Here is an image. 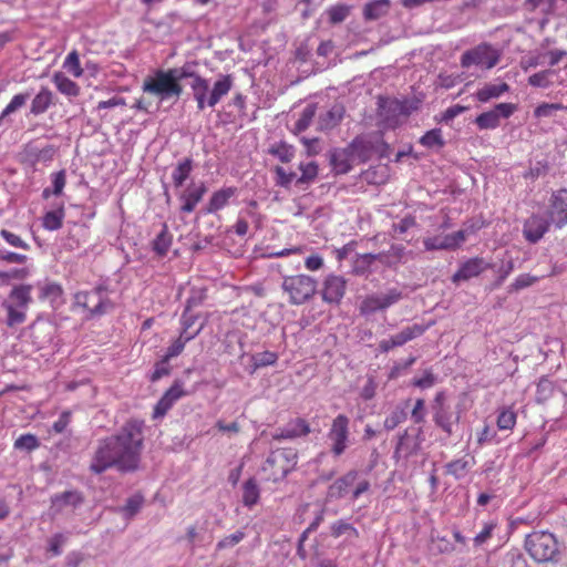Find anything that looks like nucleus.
I'll return each mask as SVG.
<instances>
[{
    "label": "nucleus",
    "mask_w": 567,
    "mask_h": 567,
    "mask_svg": "<svg viewBox=\"0 0 567 567\" xmlns=\"http://www.w3.org/2000/svg\"><path fill=\"white\" fill-rule=\"evenodd\" d=\"M197 66L198 62L189 61L181 68L157 70L153 76L144 80L143 91L157 96L161 102L171 99L177 101L183 93L181 81L192 79L190 87L197 109L203 111L206 106L214 107L231 90L234 78L230 74H219L209 91V82L200 76Z\"/></svg>",
    "instance_id": "f257e3e1"
},
{
    "label": "nucleus",
    "mask_w": 567,
    "mask_h": 567,
    "mask_svg": "<svg viewBox=\"0 0 567 567\" xmlns=\"http://www.w3.org/2000/svg\"><path fill=\"white\" fill-rule=\"evenodd\" d=\"M144 422L130 420L116 434L100 440L90 464V471L100 475L115 467L121 473L140 468L144 446Z\"/></svg>",
    "instance_id": "f03ea898"
},
{
    "label": "nucleus",
    "mask_w": 567,
    "mask_h": 567,
    "mask_svg": "<svg viewBox=\"0 0 567 567\" xmlns=\"http://www.w3.org/2000/svg\"><path fill=\"white\" fill-rule=\"evenodd\" d=\"M524 548L530 558L538 564H557L561 558L559 543L554 534L535 530L525 537Z\"/></svg>",
    "instance_id": "7ed1b4c3"
},
{
    "label": "nucleus",
    "mask_w": 567,
    "mask_h": 567,
    "mask_svg": "<svg viewBox=\"0 0 567 567\" xmlns=\"http://www.w3.org/2000/svg\"><path fill=\"white\" fill-rule=\"evenodd\" d=\"M317 280L307 275L286 276L281 284L282 290L289 296V302L295 306L308 302L317 292Z\"/></svg>",
    "instance_id": "20e7f679"
},
{
    "label": "nucleus",
    "mask_w": 567,
    "mask_h": 567,
    "mask_svg": "<svg viewBox=\"0 0 567 567\" xmlns=\"http://www.w3.org/2000/svg\"><path fill=\"white\" fill-rule=\"evenodd\" d=\"M431 411L435 426L442 430L447 437H451L455 433V427L460 423L461 411L452 409V406L446 402V394L444 391H440L435 394V398L431 403Z\"/></svg>",
    "instance_id": "39448f33"
},
{
    "label": "nucleus",
    "mask_w": 567,
    "mask_h": 567,
    "mask_svg": "<svg viewBox=\"0 0 567 567\" xmlns=\"http://www.w3.org/2000/svg\"><path fill=\"white\" fill-rule=\"evenodd\" d=\"M106 291L105 286H97L91 291H80L75 293V302L90 311L92 316H102L113 308L110 299L103 296Z\"/></svg>",
    "instance_id": "423d86ee"
},
{
    "label": "nucleus",
    "mask_w": 567,
    "mask_h": 567,
    "mask_svg": "<svg viewBox=\"0 0 567 567\" xmlns=\"http://www.w3.org/2000/svg\"><path fill=\"white\" fill-rule=\"evenodd\" d=\"M498 61V52L487 43H481L475 48L465 51L461 56L462 68L477 65L488 70L494 68Z\"/></svg>",
    "instance_id": "0eeeda50"
},
{
    "label": "nucleus",
    "mask_w": 567,
    "mask_h": 567,
    "mask_svg": "<svg viewBox=\"0 0 567 567\" xmlns=\"http://www.w3.org/2000/svg\"><path fill=\"white\" fill-rule=\"evenodd\" d=\"M403 298L402 292L392 288L389 289L385 293H371L364 297V299L360 302L359 310L363 316H370L375 313L377 311H382L391 306L395 305Z\"/></svg>",
    "instance_id": "6e6552de"
},
{
    "label": "nucleus",
    "mask_w": 567,
    "mask_h": 567,
    "mask_svg": "<svg viewBox=\"0 0 567 567\" xmlns=\"http://www.w3.org/2000/svg\"><path fill=\"white\" fill-rule=\"evenodd\" d=\"M517 110L513 103H499L493 110L483 112L476 116L474 123L480 130H495L501 124V118H508Z\"/></svg>",
    "instance_id": "1a4fd4ad"
},
{
    "label": "nucleus",
    "mask_w": 567,
    "mask_h": 567,
    "mask_svg": "<svg viewBox=\"0 0 567 567\" xmlns=\"http://www.w3.org/2000/svg\"><path fill=\"white\" fill-rule=\"evenodd\" d=\"M349 436V419L344 414H339L332 422L328 433V439L332 442L331 452L334 456H340L347 449Z\"/></svg>",
    "instance_id": "9d476101"
},
{
    "label": "nucleus",
    "mask_w": 567,
    "mask_h": 567,
    "mask_svg": "<svg viewBox=\"0 0 567 567\" xmlns=\"http://www.w3.org/2000/svg\"><path fill=\"white\" fill-rule=\"evenodd\" d=\"M50 511L53 516L63 513L68 508L76 509L81 507L85 497L82 492L78 489L64 491L62 493L54 494L51 496Z\"/></svg>",
    "instance_id": "9b49d317"
},
{
    "label": "nucleus",
    "mask_w": 567,
    "mask_h": 567,
    "mask_svg": "<svg viewBox=\"0 0 567 567\" xmlns=\"http://www.w3.org/2000/svg\"><path fill=\"white\" fill-rule=\"evenodd\" d=\"M548 216L557 228L567 225V189L554 192L550 198Z\"/></svg>",
    "instance_id": "f8f14e48"
},
{
    "label": "nucleus",
    "mask_w": 567,
    "mask_h": 567,
    "mask_svg": "<svg viewBox=\"0 0 567 567\" xmlns=\"http://www.w3.org/2000/svg\"><path fill=\"white\" fill-rule=\"evenodd\" d=\"M551 220L538 214L528 217L523 226V235L530 244L538 243L543 236L549 230Z\"/></svg>",
    "instance_id": "ddd939ff"
},
{
    "label": "nucleus",
    "mask_w": 567,
    "mask_h": 567,
    "mask_svg": "<svg viewBox=\"0 0 567 567\" xmlns=\"http://www.w3.org/2000/svg\"><path fill=\"white\" fill-rule=\"evenodd\" d=\"M186 392L183 389V382L175 380L173 385L163 394L154 408L153 417H163L174 403L184 396Z\"/></svg>",
    "instance_id": "4468645a"
},
{
    "label": "nucleus",
    "mask_w": 567,
    "mask_h": 567,
    "mask_svg": "<svg viewBox=\"0 0 567 567\" xmlns=\"http://www.w3.org/2000/svg\"><path fill=\"white\" fill-rule=\"evenodd\" d=\"M347 281L341 276L330 275L326 278L322 289V299L328 303H340L344 296Z\"/></svg>",
    "instance_id": "2eb2a0df"
},
{
    "label": "nucleus",
    "mask_w": 567,
    "mask_h": 567,
    "mask_svg": "<svg viewBox=\"0 0 567 567\" xmlns=\"http://www.w3.org/2000/svg\"><path fill=\"white\" fill-rule=\"evenodd\" d=\"M310 433V426L305 419L297 417L289 421L284 427H279L272 434L275 441L293 440Z\"/></svg>",
    "instance_id": "dca6fc26"
},
{
    "label": "nucleus",
    "mask_w": 567,
    "mask_h": 567,
    "mask_svg": "<svg viewBox=\"0 0 567 567\" xmlns=\"http://www.w3.org/2000/svg\"><path fill=\"white\" fill-rule=\"evenodd\" d=\"M353 154L347 145L343 148H333L329 152V164L334 174H347L352 169Z\"/></svg>",
    "instance_id": "f3484780"
},
{
    "label": "nucleus",
    "mask_w": 567,
    "mask_h": 567,
    "mask_svg": "<svg viewBox=\"0 0 567 567\" xmlns=\"http://www.w3.org/2000/svg\"><path fill=\"white\" fill-rule=\"evenodd\" d=\"M487 267L488 264H486L483 258H471L461 265L460 269L453 275L452 281L454 284H458L461 281H466L471 278L477 277Z\"/></svg>",
    "instance_id": "a211bd4d"
},
{
    "label": "nucleus",
    "mask_w": 567,
    "mask_h": 567,
    "mask_svg": "<svg viewBox=\"0 0 567 567\" xmlns=\"http://www.w3.org/2000/svg\"><path fill=\"white\" fill-rule=\"evenodd\" d=\"M53 104V92L47 86H41L40 91L34 95V97L31 101L30 114L39 116L45 113Z\"/></svg>",
    "instance_id": "6ab92c4d"
},
{
    "label": "nucleus",
    "mask_w": 567,
    "mask_h": 567,
    "mask_svg": "<svg viewBox=\"0 0 567 567\" xmlns=\"http://www.w3.org/2000/svg\"><path fill=\"white\" fill-rule=\"evenodd\" d=\"M346 113L342 104H334L330 110L321 113L318 118V126L321 131H330L339 125Z\"/></svg>",
    "instance_id": "aec40b11"
},
{
    "label": "nucleus",
    "mask_w": 567,
    "mask_h": 567,
    "mask_svg": "<svg viewBox=\"0 0 567 567\" xmlns=\"http://www.w3.org/2000/svg\"><path fill=\"white\" fill-rule=\"evenodd\" d=\"M358 477V472L352 470L349 471L347 474L338 478L333 484H331L328 488V497L340 499L342 498L350 486L353 485Z\"/></svg>",
    "instance_id": "412c9836"
},
{
    "label": "nucleus",
    "mask_w": 567,
    "mask_h": 567,
    "mask_svg": "<svg viewBox=\"0 0 567 567\" xmlns=\"http://www.w3.org/2000/svg\"><path fill=\"white\" fill-rule=\"evenodd\" d=\"M422 430L419 429L417 430V435H416V439L414 441H411L409 434H408V431L405 430L400 436H399V442L395 446V451H394V455H399L400 453H404V456L405 457H410L412 455H415L420 447H421V440H420V434H421Z\"/></svg>",
    "instance_id": "4be33fe9"
},
{
    "label": "nucleus",
    "mask_w": 567,
    "mask_h": 567,
    "mask_svg": "<svg viewBox=\"0 0 567 567\" xmlns=\"http://www.w3.org/2000/svg\"><path fill=\"white\" fill-rule=\"evenodd\" d=\"M197 319L198 315L184 310L181 317L182 331L179 336L189 341L197 337L204 328V323H200L199 327L194 329Z\"/></svg>",
    "instance_id": "5701e85b"
},
{
    "label": "nucleus",
    "mask_w": 567,
    "mask_h": 567,
    "mask_svg": "<svg viewBox=\"0 0 567 567\" xmlns=\"http://www.w3.org/2000/svg\"><path fill=\"white\" fill-rule=\"evenodd\" d=\"M391 7L390 0H374L363 8V18L367 21L378 20L388 14Z\"/></svg>",
    "instance_id": "b1692460"
},
{
    "label": "nucleus",
    "mask_w": 567,
    "mask_h": 567,
    "mask_svg": "<svg viewBox=\"0 0 567 567\" xmlns=\"http://www.w3.org/2000/svg\"><path fill=\"white\" fill-rule=\"evenodd\" d=\"M260 498V488L258 482L255 477H249L243 484V497L241 502L244 506L248 508H252Z\"/></svg>",
    "instance_id": "393cba45"
},
{
    "label": "nucleus",
    "mask_w": 567,
    "mask_h": 567,
    "mask_svg": "<svg viewBox=\"0 0 567 567\" xmlns=\"http://www.w3.org/2000/svg\"><path fill=\"white\" fill-rule=\"evenodd\" d=\"M172 241L173 235L169 233L167 225L163 224L162 230L152 241V248L157 256L164 257L168 252Z\"/></svg>",
    "instance_id": "a878e982"
},
{
    "label": "nucleus",
    "mask_w": 567,
    "mask_h": 567,
    "mask_svg": "<svg viewBox=\"0 0 567 567\" xmlns=\"http://www.w3.org/2000/svg\"><path fill=\"white\" fill-rule=\"evenodd\" d=\"M206 193V187L202 183L200 186L188 189L187 192L183 193L181 196V199L184 202V204L181 207V210L183 213H192L196 205L202 200L203 196Z\"/></svg>",
    "instance_id": "bb28decb"
},
{
    "label": "nucleus",
    "mask_w": 567,
    "mask_h": 567,
    "mask_svg": "<svg viewBox=\"0 0 567 567\" xmlns=\"http://www.w3.org/2000/svg\"><path fill=\"white\" fill-rule=\"evenodd\" d=\"M235 187H227L215 192L206 207L207 213H216L228 203L229 198L236 194Z\"/></svg>",
    "instance_id": "cd10ccee"
},
{
    "label": "nucleus",
    "mask_w": 567,
    "mask_h": 567,
    "mask_svg": "<svg viewBox=\"0 0 567 567\" xmlns=\"http://www.w3.org/2000/svg\"><path fill=\"white\" fill-rule=\"evenodd\" d=\"M425 330L426 328L423 324L419 323L405 327L399 333L392 336V344L401 347L406 342L422 336L425 332Z\"/></svg>",
    "instance_id": "c85d7f7f"
},
{
    "label": "nucleus",
    "mask_w": 567,
    "mask_h": 567,
    "mask_svg": "<svg viewBox=\"0 0 567 567\" xmlns=\"http://www.w3.org/2000/svg\"><path fill=\"white\" fill-rule=\"evenodd\" d=\"M194 168V161L190 157L183 158L172 173V179L176 188L182 187Z\"/></svg>",
    "instance_id": "c756f323"
},
{
    "label": "nucleus",
    "mask_w": 567,
    "mask_h": 567,
    "mask_svg": "<svg viewBox=\"0 0 567 567\" xmlns=\"http://www.w3.org/2000/svg\"><path fill=\"white\" fill-rule=\"evenodd\" d=\"M31 290H32V286L31 285H20V286H16L10 295H9V298L11 300H13V305L20 309H27L29 303H31L32 301V298H31Z\"/></svg>",
    "instance_id": "7c9ffc66"
},
{
    "label": "nucleus",
    "mask_w": 567,
    "mask_h": 567,
    "mask_svg": "<svg viewBox=\"0 0 567 567\" xmlns=\"http://www.w3.org/2000/svg\"><path fill=\"white\" fill-rule=\"evenodd\" d=\"M348 145L354 158L358 157L359 161L362 163H365L367 161L370 159L373 148L371 142H368L364 138L357 136Z\"/></svg>",
    "instance_id": "2f4dec72"
},
{
    "label": "nucleus",
    "mask_w": 567,
    "mask_h": 567,
    "mask_svg": "<svg viewBox=\"0 0 567 567\" xmlns=\"http://www.w3.org/2000/svg\"><path fill=\"white\" fill-rule=\"evenodd\" d=\"M509 91V85L505 82L501 84H485L476 92V99L480 102H488L491 99L499 97L503 93Z\"/></svg>",
    "instance_id": "473e14b6"
},
{
    "label": "nucleus",
    "mask_w": 567,
    "mask_h": 567,
    "mask_svg": "<svg viewBox=\"0 0 567 567\" xmlns=\"http://www.w3.org/2000/svg\"><path fill=\"white\" fill-rule=\"evenodd\" d=\"M53 82L56 89L66 96L74 97L80 94L79 85L61 72L53 75Z\"/></svg>",
    "instance_id": "72a5a7b5"
},
{
    "label": "nucleus",
    "mask_w": 567,
    "mask_h": 567,
    "mask_svg": "<svg viewBox=\"0 0 567 567\" xmlns=\"http://www.w3.org/2000/svg\"><path fill=\"white\" fill-rule=\"evenodd\" d=\"M1 306L7 310L8 317L6 323L8 327L13 328L23 323L27 319L24 309L19 310L12 302L4 300Z\"/></svg>",
    "instance_id": "f704fd0d"
},
{
    "label": "nucleus",
    "mask_w": 567,
    "mask_h": 567,
    "mask_svg": "<svg viewBox=\"0 0 567 567\" xmlns=\"http://www.w3.org/2000/svg\"><path fill=\"white\" fill-rule=\"evenodd\" d=\"M419 143L431 150H441L445 146V141L443 140L441 128H433L427 131L423 136H421Z\"/></svg>",
    "instance_id": "c9c22d12"
},
{
    "label": "nucleus",
    "mask_w": 567,
    "mask_h": 567,
    "mask_svg": "<svg viewBox=\"0 0 567 567\" xmlns=\"http://www.w3.org/2000/svg\"><path fill=\"white\" fill-rule=\"evenodd\" d=\"M268 153L277 157L281 163H289L295 156V147L281 141L272 144Z\"/></svg>",
    "instance_id": "e433bc0d"
},
{
    "label": "nucleus",
    "mask_w": 567,
    "mask_h": 567,
    "mask_svg": "<svg viewBox=\"0 0 567 567\" xmlns=\"http://www.w3.org/2000/svg\"><path fill=\"white\" fill-rule=\"evenodd\" d=\"M62 295V287L55 282L44 285L40 291V298L50 300L51 305L54 307L63 302Z\"/></svg>",
    "instance_id": "4c0bfd02"
},
{
    "label": "nucleus",
    "mask_w": 567,
    "mask_h": 567,
    "mask_svg": "<svg viewBox=\"0 0 567 567\" xmlns=\"http://www.w3.org/2000/svg\"><path fill=\"white\" fill-rule=\"evenodd\" d=\"M299 171L301 172V176L296 179V185L303 187L316 179L318 165L316 162L300 163Z\"/></svg>",
    "instance_id": "58836bf2"
},
{
    "label": "nucleus",
    "mask_w": 567,
    "mask_h": 567,
    "mask_svg": "<svg viewBox=\"0 0 567 567\" xmlns=\"http://www.w3.org/2000/svg\"><path fill=\"white\" fill-rule=\"evenodd\" d=\"M408 417L405 406L396 405L392 412L385 417L383 426L386 431L394 430L398 425L403 423Z\"/></svg>",
    "instance_id": "ea45409f"
},
{
    "label": "nucleus",
    "mask_w": 567,
    "mask_h": 567,
    "mask_svg": "<svg viewBox=\"0 0 567 567\" xmlns=\"http://www.w3.org/2000/svg\"><path fill=\"white\" fill-rule=\"evenodd\" d=\"M351 7L344 3H339L327 9L326 13L331 24H339L343 22L350 14Z\"/></svg>",
    "instance_id": "a19ab883"
},
{
    "label": "nucleus",
    "mask_w": 567,
    "mask_h": 567,
    "mask_svg": "<svg viewBox=\"0 0 567 567\" xmlns=\"http://www.w3.org/2000/svg\"><path fill=\"white\" fill-rule=\"evenodd\" d=\"M501 567H528V563L523 553L514 548L502 557Z\"/></svg>",
    "instance_id": "79ce46f5"
},
{
    "label": "nucleus",
    "mask_w": 567,
    "mask_h": 567,
    "mask_svg": "<svg viewBox=\"0 0 567 567\" xmlns=\"http://www.w3.org/2000/svg\"><path fill=\"white\" fill-rule=\"evenodd\" d=\"M63 218L64 210L62 207L55 210H50L43 216L42 225L48 230H58L62 227Z\"/></svg>",
    "instance_id": "37998d69"
},
{
    "label": "nucleus",
    "mask_w": 567,
    "mask_h": 567,
    "mask_svg": "<svg viewBox=\"0 0 567 567\" xmlns=\"http://www.w3.org/2000/svg\"><path fill=\"white\" fill-rule=\"evenodd\" d=\"M447 235H437L433 237H426L423 239L425 250H452L451 243L449 241Z\"/></svg>",
    "instance_id": "c03bdc74"
},
{
    "label": "nucleus",
    "mask_w": 567,
    "mask_h": 567,
    "mask_svg": "<svg viewBox=\"0 0 567 567\" xmlns=\"http://www.w3.org/2000/svg\"><path fill=\"white\" fill-rule=\"evenodd\" d=\"M143 504V495L135 494L126 499V503L121 511L125 518H132L141 511Z\"/></svg>",
    "instance_id": "a18cd8bd"
},
{
    "label": "nucleus",
    "mask_w": 567,
    "mask_h": 567,
    "mask_svg": "<svg viewBox=\"0 0 567 567\" xmlns=\"http://www.w3.org/2000/svg\"><path fill=\"white\" fill-rule=\"evenodd\" d=\"M316 112H317V104L316 103L308 104L302 110L299 120L296 122V131L299 133L306 131L310 126V124L316 115Z\"/></svg>",
    "instance_id": "49530a36"
},
{
    "label": "nucleus",
    "mask_w": 567,
    "mask_h": 567,
    "mask_svg": "<svg viewBox=\"0 0 567 567\" xmlns=\"http://www.w3.org/2000/svg\"><path fill=\"white\" fill-rule=\"evenodd\" d=\"M373 262V254L358 255L353 262V272L360 276L367 275L371 271Z\"/></svg>",
    "instance_id": "de8ad7c7"
},
{
    "label": "nucleus",
    "mask_w": 567,
    "mask_h": 567,
    "mask_svg": "<svg viewBox=\"0 0 567 567\" xmlns=\"http://www.w3.org/2000/svg\"><path fill=\"white\" fill-rule=\"evenodd\" d=\"M40 446L39 439L34 434H22L14 441L18 451L31 452Z\"/></svg>",
    "instance_id": "09e8293b"
},
{
    "label": "nucleus",
    "mask_w": 567,
    "mask_h": 567,
    "mask_svg": "<svg viewBox=\"0 0 567 567\" xmlns=\"http://www.w3.org/2000/svg\"><path fill=\"white\" fill-rule=\"evenodd\" d=\"M470 468L468 461L464 458H458L452 462H449L445 465L446 474L454 476L456 480L464 477Z\"/></svg>",
    "instance_id": "8fccbe9b"
},
{
    "label": "nucleus",
    "mask_w": 567,
    "mask_h": 567,
    "mask_svg": "<svg viewBox=\"0 0 567 567\" xmlns=\"http://www.w3.org/2000/svg\"><path fill=\"white\" fill-rule=\"evenodd\" d=\"M251 360H255V368H266L276 364L278 354L272 351H264L252 354Z\"/></svg>",
    "instance_id": "3c124183"
},
{
    "label": "nucleus",
    "mask_w": 567,
    "mask_h": 567,
    "mask_svg": "<svg viewBox=\"0 0 567 567\" xmlns=\"http://www.w3.org/2000/svg\"><path fill=\"white\" fill-rule=\"evenodd\" d=\"M344 534L349 535L350 537L359 536L357 528L344 520H338L331 526V535L333 537H340Z\"/></svg>",
    "instance_id": "603ef678"
},
{
    "label": "nucleus",
    "mask_w": 567,
    "mask_h": 567,
    "mask_svg": "<svg viewBox=\"0 0 567 567\" xmlns=\"http://www.w3.org/2000/svg\"><path fill=\"white\" fill-rule=\"evenodd\" d=\"M274 172L276 174V185L280 187L289 188L292 181L297 179V174L295 172L287 173L281 166H276Z\"/></svg>",
    "instance_id": "864d4df0"
},
{
    "label": "nucleus",
    "mask_w": 567,
    "mask_h": 567,
    "mask_svg": "<svg viewBox=\"0 0 567 567\" xmlns=\"http://www.w3.org/2000/svg\"><path fill=\"white\" fill-rule=\"evenodd\" d=\"M30 97H31L30 92H23V93L16 94L11 99L10 103L6 106L4 115H10V114L17 112L19 109H21L27 103V101Z\"/></svg>",
    "instance_id": "5fc2aeb1"
},
{
    "label": "nucleus",
    "mask_w": 567,
    "mask_h": 567,
    "mask_svg": "<svg viewBox=\"0 0 567 567\" xmlns=\"http://www.w3.org/2000/svg\"><path fill=\"white\" fill-rule=\"evenodd\" d=\"M63 68L68 70V72L72 73L74 76L79 78L82 75L83 70L80 66V59L76 51H72L68 54Z\"/></svg>",
    "instance_id": "6e6d98bb"
},
{
    "label": "nucleus",
    "mask_w": 567,
    "mask_h": 567,
    "mask_svg": "<svg viewBox=\"0 0 567 567\" xmlns=\"http://www.w3.org/2000/svg\"><path fill=\"white\" fill-rule=\"evenodd\" d=\"M171 373L169 360L163 357L158 362L154 365V371L151 374L150 380L152 382H156L163 377H167Z\"/></svg>",
    "instance_id": "4d7b16f0"
},
{
    "label": "nucleus",
    "mask_w": 567,
    "mask_h": 567,
    "mask_svg": "<svg viewBox=\"0 0 567 567\" xmlns=\"http://www.w3.org/2000/svg\"><path fill=\"white\" fill-rule=\"evenodd\" d=\"M554 392V384L550 380L547 378H540L539 382L537 383V400L539 402L546 401L551 396Z\"/></svg>",
    "instance_id": "13d9d810"
},
{
    "label": "nucleus",
    "mask_w": 567,
    "mask_h": 567,
    "mask_svg": "<svg viewBox=\"0 0 567 567\" xmlns=\"http://www.w3.org/2000/svg\"><path fill=\"white\" fill-rule=\"evenodd\" d=\"M516 424V413L512 410H503L497 417L499 430H512Z\"/></svg>",
    "instance_id": "bf43d9fd"
},
{
    "label": "nucleus",
    "mask_w": 567,
    "mask_h": 567,
    "mask_svg": "<svg viewBox=\"0 0 567 567\" xmlns=\"http://www.w3.org/2000/svg\"><path fill=\"white\" fill-rule=\"evenodd\" d=\"M245 538V533L243 530H237L236 533L228 535L220 539L217 545V550H223L226 548H230L239 544Z\"/></svg>",
    "instance_id": "052dcab7"
},
{
    "label": "nucleus",
    "mask_w": 567,
    "mask_h": 567,
    "mask_svg": "<svg viewBox=\"0 0 567 567\" xmlns=\"http://www.w3.org/2000/svg\"><path fill=\"white\" fill-rule=\"evenodd\" d=\"M537 281L536 277L530 276L529 274L519 275L515 281L509 286V292L519 291L524 288L530 287Z\"/></svg>",
    "instance_id": "680f3d73"
},
{
    "label": "nucleus",
    "mask_w": 567,
    "mask_h": 567,
    "mask_svg": "<svg viewBox=\"0 0 567 567\" xmlns=\"http://www.w3.org/2000/svg\"><path fill=\"white\" fill-rule=\"evenodd\" d=\"M0 236L11 246L16 247V248H21V249H24V250H28L30 248V246L21 239L20 236L7 230V229H1L0 230Z\"/></svg>",
    "instance_id": "e2e57ef3"
},
{
    "label": "nucleus",
    "mask_w": 567,
    "mask_h": 567,
    "mask_svg": "<svg viewBox=\"0 0 567 567\" xmlns=\"http://www.w3.org/2000/svg\"><path fill=\"white\" fill-rule=\"evenodd\" d=\"M66 543V536L58 533L49 539L48 550L52 556H60L62 554V546Z\"/></svg>",
    "instance_id": "0e129e2a"
},
{
    "label": "nucleus",
    "mask_w": 567,
    "mask_h": 567,
    "mask_svg": "<svg viewBox=\"0 0 567 567\" xmlns=\"http://www.w3.org/2000/svg\"><path fill=\"white\" fill-rule=\"evenodd\" d=\"M206 299V291L204 289L193 290L186 300V311H192L193 308L200 306Z\"/></svg>",
    "instance_id": "69168bd1"
},
{
    "label": "nucleus",
    "mask_w": 567,
    "mask_h": 567,
    "mask_svg": "<svg viewBox=\"0 0 567 567\" xmlns=\"http://www.w3.org/2000/svg\"><path fill=\"white\" fill-rule=\"evenodd\" d=\"M189 340H186L184 337L179 336L166 350V353H165V358L171 360L172 358H175L177 355H179L184 348H185V344L188 342Z\"/></svg>",
    "instance_id": "338daca9"
},
{
    "label": "nucleus",
    "mask_w": 567,
    "mask_h": 567,
    "mask_svg": "<svg viewBox=\"0 0 567 567\" xmlns=\"http://www.w3.org/2000/svg\"><path fill=\"white\" fill-rule=\"evenodd\" d=\"M561 109V105L560 104H555V103H551V104H548V103H543L540 105H538L535 111H534V115L535 117L537 118H540V117H550L555 114L556 111L560 110Z\"/></svg>",
    "instance_id": "774afa93"
}]
</instances>
